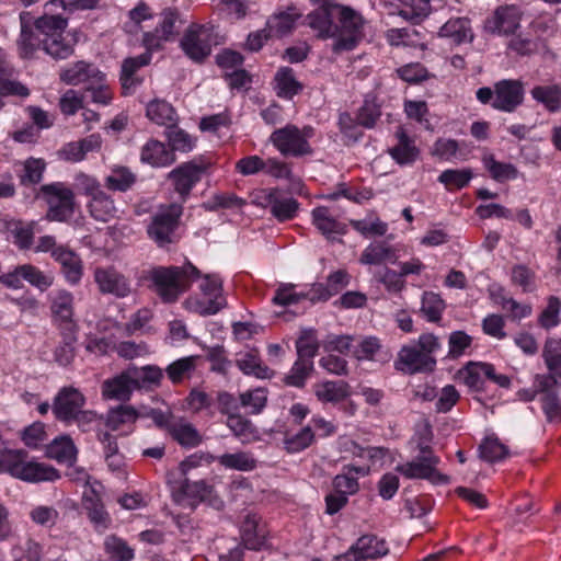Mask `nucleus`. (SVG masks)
Masks as SVG:
<instances>
[{"label": "nucleus", "mask_w": 561, "mask_h": 561, "mask_svg": "<svg viewBox=\"0 0 561 561\" xmlns=\"http://www.w3.org/2000/svg\"><path fill=\"white\" fill-rule=\"evenodd\" d=\"M66 26L67 20L60 15L42 16L34 27L30 28L22 23L19 38L22 57L30 58L41 48L54 59H66L71 56L73 47L62 37Z\"/></svg>", "instance_id": "obj_1"}, {"label": "nucleus", "mask_w": 561, "mask_h": 561, "mask_svg": "<svg viewBox=\"0 0 561 561\" xmlns=\"http://www.w3.org/2000/svg\"><path fill=\"white\" fill-rule=\"evenodd\" d=\"M199 277V270L191 262L182 266H153L144 272V278L164 304L175 302Z\"/></svg>", "instance_id": "obj_2"}, {"label": "nucleus", "mask_w": 561, "mask_h": 561, "mask_svg": "<svg viewBox=\"0 0 561 561\" xmlns=\"http://www.w3.org/2000/svg\"><path fill=\"white\" fill-rule=\"evenodd\" d=\"M182 215V204L159 205L146 228L149 239L161 249H168L180 240L179 228Z\"/></svg>", "instance_id": "obj_3"}, {"label": "nucleus", "mask_w": 561, "mask_h": 561, "mask_svg": "<svg viewBox=\"0 0 561 561\" xmlns=\"http://www.w3.org/2000/svg\"><path fill=\"white\" fill-rule=\"evenodd\" d=\"M7 463L11 477L28 483L55 481L60 478L58 470L53 466L27 460V453L23 449L8 453Z\"/></svg>", "instance_id": "obj_4"}, {"label": "nucleus", "mask_w": 561, "mask_h": 561, "mask_svg": "<svg viewBox=\"0 0 561 561\" xmlns=\"http://www.w3.org/2000/svg\"><path fill=\"white\" fill-rule=\"evenodd\" d=\"M339 25L337 35L334 37L332 50L335 54L353 50L363 37L364 20L362 15L351 7L337 3L334 11Z\"/></svg>", "instance_id": "obj_5"}, {"label": "nucleus", "mask_w": 561, "mask_h": 561, "mask_svg": "<svg viewBox=\"0 0 561 561\" xmlns=\"http://www.w3.org/2000/svg\"><path fill=\"white\" fill-rule=\"evenodd\" d=\"M313 136L314 129L311 126L307 125L300 129L296 125L287 124L275 129L270 140L283 156L302 157L312 153L309 139Z\"/></svg>", "instance_id": "obj_6"}, {"label": "nucleus", "mask_w": 561, "mask_h": 561, "mask_svg": "<svg viewBox=\"0 0 561 561\" xmlns=\"http://www.w3.org/2000/svg\"><path fill=\"white\" fill-rule=\"evenodd\" d=\"M41 194L48 205L46 219L49 221H66L75 210V194L61 182L41 186Z\"/></svg>", "instance_id": "obj_7"}, {"label": "nucleus", "mask_w": 561, "mask_h": 561, "mask_svg": "<svg viewBox=\"0 0 561 561\" xmlns=\"http://www.w3.org/2000/svg\"><path fill=\"white\" fill-rule=\"evenodd\" d=\"M217 44L214 25L191 26L181 41V47L185 55L196 62H201L209 56L213 45Z\"/></svg>", "instance_id": "obj_8"}, {"label": "nucleus", "mask_w": 561, "mask_h": 561, "mask_svg": "<svg viewBox=\"0 0 561 561\" xmlns=\"http://www.w3.org/2000/svg\"><path fill=\"white\" fill-rule=\"evenodd\" d=\"M204 296L208 297L207 301L187 299L185 306L191 311L201 316L216 314L227 305L226 298L222 296V280L216 274H206L203 276V283L199 286Z\"/></svg>", "instance_id": "obj_9"}, {"label": "nucleus", "mask_w": 561, "mask_h": 561, "mask_svg": "<svg viewBox=\"0 0 561 561\" xmlns=\"http://www.w3.org/2000/svg\"><path fill=\"white\" fill-rule=\"evenodd\" d=\"M439 462L438 456H428L423 459L415 457L412 461L397 466L396 470L408 479H423L434 485L447 484L450 478L437 470Z\"/></svg>", "instance_id": "obj_10"}, {"label": "nucleus", "mask_w": 561, "mask_h": 561, "mask_svg": "<svg viewBox=\"0 0 561 561\" xmlns=\"http://www.w3.org/2000/svg\"><path fill=\"white\" fill-rule=\"evenodd\" d=\"M522 12L515 5H501L488 16L483 23V31L491 35H514L520 27Z\"/></svg>", "instance_id": "obj_11"}, {"label": "nucleus", "mask_w": 561, "mask_h": 561, "mask_svg": "<svg viewBox=\"0 0 561 561\" xmlns=\"http://www.w3.org/2000/svg\"><path fill=\"white\" fill-rule=\"evenodd\" d=\"M495 98L491 103L494 110L513 113L524 102V83L518 79H502L494 83Z\"/></svg>", "instance_id": "obj_12"}, {"label": "nucleus", "mask_w": 561, "mask_h": 561, "mask_svg": "<svg viewBox=\"0 0 561 561\" xmlns=\"http://www.w3.org/2000/svg\"><path fill=\"white\" fill-rule=\"evenodd\" d=\"M389 552L388 546L383 539L376 535H364L359 537L348 550L336 557L335 561H364L367 559H378Z\"/></svg>", "instance_id": "obj_13"}, {"label": "nucleus", "mask_w": 561, "mask_h": 561, "mask_svg": "<svg viewBox=\"0 0 561 561\" xmlns=\"http://www.w3.org/2000/svg\"><path fill=\"white\" fill-rule=\"evenodd\" d=\"M84 404L85 397L79 389L62 387L54 398L51 411L58 421L69 424Z\"/></svg>", "instance_id": "obj_14"}, {"label": "nucleus", "mask_w": 561, "mask_h": 561, "mask_svg": "<svg viewBox=\"0 0 561 561\" xmlns=\"http://www.w3.org/2000/svg\"><path fill=\"white\" fill-rule=\"evenodd\" d=\"M436 366L434 356L425 355L417 345L409 344L402 346L394 363L397 370L414 375L417 373L433 371Z\"/></svg>", "instance_id": "obj_15"}, {"label": "nucleus", "mask_w": 561, "mask_h": 561, "mask_svg": "<svg viewBox=\"0 0 561 561\" xmlns=\"http://www.w3.org/2000/svg\"><path fill=\"white\" fill-rule=\"evenodd\" d=\"M206 167L194 161L184 162L169 173L175 192L181 196L182 202L188 197L192 188L202 180Z\"/></svg>", "instance_id": "obj_16"}, {"label": "nucleus", "mask_w": 561, "mask_h": 561, "mask_svg": "<svg viewBox=\"0 0 561 561\" xmlns=\"http://www.w3.org/2000/svg\"><path fill=\"white\" fill-rule=\"evenodd\" d=\"M337 3L324 1L316 10L307 15V24L317 32L320 38H334L339 32V25L335 22V9Z\"/></svg>", "instance_id": "obj_17"}, {"label": "nucleus", "mask_w": 561, "mask_h": 561, "mask_svg": "<svg viewBox=\"0 0 561 561\" xmlns=\"http://www.w3.org/2000/svg\"><path fill=\"white\" fill-rule=\"evenodd\" d=\"M73 295L66 289H57L48 295L53 321L60 330L76 329L73 321Z\"/></svg>", "instance_id": "obj_18"}, {"label": "nucleus", "mask_w": 561, "mask_h": 561, "mask_svg": "<svg viewBox=\"0 0 561 561\" xmlns=\"http://www.w3.org/2000/svg\"><path fill=\"white\" fill-rule=\"evenodd\" d=\"M94 282L102 294L116 298H125L131 293L130 282L113 267H96Z\"/></svg>", "instance_id": "obj_19"}, {"label": "nucleus", "mask_w": 561, "mask_h": 561, "mask_svg": "<svg viewBox=\"0 0 561 561\" xmlns=\"http://www.w3.org/2000/svg\"><path fill=\"white\" fill-rule=\"evenodd\" d=\"M137 385L128 367L121 374L102 382V397L105 400L126 402L131 398L133 392L137 390Z\"/></svg>", "instance_id": "obj_20"}, {"label": "nucleus", "mask_w": 561, "mask_h": 561, "mask_svg": "<svg viewBox=\"0 0 561 561\" xmlns=\"http://www.w3.org/2000/svg\"><path fill=\"white\" fill-rule=\"evenodd\" d=\"M213 486L208 485L204 480L191 481L187 477H183L179 489L174 492L175 501L195 507L201 502H213Z\"/></svg>", "instance_id": "obj_21"}, {"label": "nucleus", "mask_w": 561, "mask_h": 561, "mask_svg": "<svg viewBox=\"0 0 561 561\" xmlns=\"http://www.w3.org/2000/svg\"><path fill=\"white\" fill-rule=\"evenodd\" d=\"M103 72L93 64L80 60L60 71V80L70 85H90L102 79Z\"/></svg>", "instance_id": "obj_22"}, {"label": "nucleus", "mask_w": 561, "mask_h": 561, "mask_svg": "<svg viewBox=\"0 0 561 561\" xmlns=\"http://www.w3.org/2000/svg\"><path fill=\"white\" fill-rule=\"evenodd\" d=\"M179 21V13L173 9H165L161 13V22L152 32L144 34V45L148 50L159 49L163 42H167L174 34L175 23Z\"/></svg>", "instance_id": "obj_23"}, {"label": "nucleus", "mask_w": 561, "mask_h": 561, "mask_svg": "<svg viewBox=\"0 0 561 561\" xmlns=\"http://www.w3.org/2000/svg\"><path fill=\"white\" fill-rule=\"evenodd\" d=\"M53 259L60 264L61 273L70 285H78L83 275V264L80 256L71 249L59 245L53 252Z\"/></svg>", "instance_id": "obj_24"}, {"label": "nucleus", "mask_w": 561, "mask_h": 561, "mask_svg": "<svg viewBox=\"0 0 561 561\" xmlns=\"http://www.w3.org/2000/svg\"><path fill=\"white\" fill-rule=\"evenodd\" d=\"M438 36L447 38L455 45L472 43L474 39L471 21L466 16L450 18L440 26Z\"/></svg>", "instance_id": "obj_25"}, {"label": "nucleus", "mask_w": 561, "mask_h": 561, "mask_svg": "<svg viewBox=\"0 0 561 561\" xmlns=\"http://www.w3.org/2000/svg\"><path fill=\"white\" fill-rule=\"evenodd\" d=\"M301 13L295 5H288L284 10H277L266 21L265 26L272 36L282 37L289 34Z\"/></svg>", "instance_id": "obj_26"}, {"label": "nucleus", "mask_w": 561, "mask_h": 561, "mask_svg": "<svg viewBox=\"0 0 561 561\" xmlns=\"http://www.w3.org/2000/svg\"><path fill=\"white\" fill-rule=\"evenodd\" d=\"M140 160L153 168H164L174 163L176 157L163 142L151 139L141 148Z\"/></svg>", "instance_id": "obj_27"}, {"label": "nucleus", "mask_w": 561, "mask_h": 561, "mask_svg": "<svg viewBox=\"0 0 561 561\" xmlns=\"http://www.w3.org/2000/svg\"><path fill=\"white\" fill-rule=\"evenodd\" d=\"M169 434L184 448H194L203 440L198 430L183 417L173 420V424L170 425Z\"/></svg>", "instance_id": "obj_28"}, {"label": "nucleus", "mask_w": 561, "mask_h": 561, "mask_svg": "<svg viewBox=\"0 0 561 561\" xmlns=\"http://www.w3.org/2000/svg\"><path fill=\"white\" fill-rule=\"evenodd\" d=\"M397 253L394 248L387 241H375L362 252L359 262L366 265H380L386 262L396 263Z\"/></svg>", "instance_id": "obj_29"}, {"label": "nucleus", "mask_w": 561, "mask_h": 561, "mask_svg": "<svg viewBox=\"0 0 561 561\" xmlns=\"http://www.w3.org/2000/svg\"><path fill=\"white\" fill-rule=\"evenodd\" d=\"M312 224L327 239L334 234H344L346 226L333 218L325 206H318L311 211Z\"/></svg>", "instance_id": "obj_30"}, {"label": "nucleus", "mask_w": 561, "mask_h": 561, "mask_svg": "<svg viewBox=\"0 0 561 561\" xmlns=\"http://www.w3.org/2000/svg\"><path fill=\"white\" fill-rule=\"evenodd\" d=\"M531 98L549 113L561 111V85L558 83L535 85L530 90Z\"/></svg>", "instance_id": "obj_31"}, {"label": "nucleus", "mask_w": 561, "mask_h": 561, "mask_svg": "<svg viewBox=\"0 0 561 561\" xmlns=\"http://www.w3.org/2000/svg\"><path fill=\"white\" fill-rule=\"evenodd\" d=\"M77 448L69 436L55 438L46 446V456L60 463L71 466L77 460Z\"/></svg>", "instance_id": "obj_32"}, {"label": "nucleus", "mask_w": 561, "mask_h": 561, "mask_svg": "<svg viewBox=\"0 0 561 561\" xmlns=\"http://www.w3.org/2000/svg\"><path fill=\"white\" fill-rule=\"evenodd\" d=\"M271 214L278 221L293 219L299 209V203L293 197H279L277 191H272L267 195Z\"/></svg>", "instance_id": "obj_33"}, {"label": "nucleus", "mask_w": 561, "mask_h": 561, "mask_svg": "<svg viewBox=\"0 0 561 561\" xmlns=\"http://www.w3.org/2000/svg\"><path fill=\"white\" fill-rule=\"evenodd\" d=\"M88 208L95 220L103 222L114 218L117 211L113 198L103 190L90 198Z\"/></svg>", "instance_id": "obj_34"}, {"label": "nucleus", "mask_w": 561, "mask_h": 561, "mask_svg": "<svg viewBox=\"0 0 561 561\" xmlns=\"http://www.w3.org/2000/svg\"><path fill=\"white\" fill-rule=\"evenodd\" d=\"M492 371V364L470 362L460 370L463 382L474 391H481L484 387V379L489 378Z\"/></svg>", "instance_id": "obj_35"}, {"label": "nucleus", "mask_w": 561, "mask_h": 561, "mask_svg": "<svg viewBox=\"0 0 561 561\" xmlns=\"http://www.w3.org/2000/svg\"><path fill=\"white\" fill-rule=\"evenodd\" d=\"M140 415L141 412L137 411L133 405L121 404L110 409L107 413L104 416H100V419L104 420L105 425L111 431H117L125 424L135 423Z\"/></svg>", "instance_id": "obj_36"}, {"label": "nucleus", "mask_w": 561, "mask_h": 561, "mask_svg": "<svg viewBox=\"0 0 561 561\" xmlns=\"http://www.w3.org/2000/svg\"><path fill=\"white\" fill-rule=\"evenodd\" d=\"M150 61V55L142 54L137 57H129L123 61L121 70V83L125 92L135 89L140 84V80L135 77V73L141 67L148 65Z\"/></svg>", "instance_id": "obj_37"}, {"label": "nucleus", "mask_w": 561, "mask_h": 561, "mask_svg": "<svg viewBox=\"0 0 561 561\" xmlns=\"http://www.w3.org/2000/svg\"><path fill=\"white\" fill-rule=\"evenodd\" d=\"M275 90L279 98L291 99L302 90V84L296 79L294 70L280 67L274 77Z\"/></svg>", "instance_id": "obj_38"}, {"label": "nucleus", "mask_w": 561, "mask_h": 561, "mask_svg": "<svg viewBox=\"0 0 561 561\" xmlns=\"http://www.w3.org/2000/svg\"><path fill=\"white\" fill-rule=\"evenodd\" d=\"M397 137L398 144L389 150L390 156L401 165L413 163L419 156L414 141L402 129L397 133Z\"/></svg>", "instance_id": "obj_39"}, {"label": "nucleus", "mask_w": 561, "mask_h": 561, "mask_svg": "<svg viewBox=\"0 0 561 561\" xmlns=\"http://www.w3.org/2000/svg\"><path fill=\"white\" fill-rule=\"evenodd\" d=\"M243 545L248 549H259L264 540V533L259 529V518L255 514H247L240 528Z\"/></svg>", "instance_id": "obj_40"}, {"label": "nucleus", "mask_w": 561, "mask_h": 561, "mask_svg": "<svg viewBox=\"0 0 561 561\" xmlns=\"http://www.w3.org/2000/svg\"><path fill=\"white\" fill-rule=\"evenodd\" d=\"M136 182V174L127 167L116 165L104 179V185L114 192H127Z\"/></svg>", "instance_id": "obj_41"}, {"label": "nucleus", "mask_w": 561, "mask_h": 561, "mask_svg": "<svg viewBox=\"0 0 561 561\" xmlns=\"http://www.w3.org/2000/svg\"><path fill=\"white\" fill-rule=\"evenodd\" d=\"M402 8L397 14L411 24L421 23L431 12L430 0H401Z\"/></svg>", "instance_id": "obj_42"}, {"label": "nucleus", "mask_w": 561, "mask_h": 561, "mask_svg": "<svg viewBox=\"0 0 561 561\" xmlns=\"http://www.w3.org/2000/svg\"><path fill=\"white\" fill-rule=\"evenodd\" d=\"M147 117L158 125L167 128L176 122V113L172 105L163 100H153L147 105Z\"/></svg>", "instance_id": "obj_43"}, {"label": "nucleus", "mask_w": 561, "mask_h": 561, "mask_svg": "<svg viewBox=\"0 0 561 561\" xmlns=\"http://www.w3.org/2000/svg\"><path fill=\"white\" fill-rule=\"evenodd\" d=\"M83 506L88 513L89 519L94 524L99 530H104L108 527L111 518L104 508L103 503L96 494L83 497Z\"/></svg>", "instance_id": "obj_44"}, {"label": "nucleus", "mask_w": 561, "mask_h": 561, "mask_svg": "<svg viewBox=\"0 0 561 561\" xmlns=\"http://www.w3.org/2000/svg\"><path fill=\"white\" fill-rule=\"evenodd\" d=\"M510 450L496 436L485 437L479 446V456L482 460L493 463L508 457Z\"/></svg>", "instance_id": "obj_45"}, {"label": "nucleus", "mask_w": 561, "mask_h": 561, "mask_svg": "<svg viewBox=\"0 0 561 561\" xmlns=\"http://www.w3.org/2000/svg\"><path fill=\"white\" fill-rule=\"evenodd\" d=\"M129 369L135 382L138 383L137 389L157 387L163 378V370L156 365L129 366Z\"/></svg>", "instance_id": "obj_46"}, {"label": "nucleus", "mask_w": 561, "mask_h": 561, "mask_svg": "<svg viewBox=\"0 0 561 561\" xmlns=\"http://www.w3.org/2000/svg\"><path fill=\"white\" fill-rule=\"evenodd\" d=\"M348 385L343 380L324 381L316 386V396L322 402H339L348 396Z\"/></svg>", "instance_id": "obj_47"}, {"label": "nucleus", "mask_w": 561, "mask_h": 561, "mask_svg": "<svg viewBox=\"0 0 561 561\" xmlns=\"http://www.w3.org/2000/svg\"><path fill=\"white\" fill-rule=\"evenodd\" d=\"M238 368L248 376H254L260 379L271 378L273 371L262 364L260 357L254 353H245L237 359Z\"/></svg>", "instance_id": "obj_48"}, {"label": "nucleus", "mask_w": 561, "mask_h": 561, "mask_svg": "<svg viewBox=\"0 0 561 561\" xmlns=\"http://www.w3.org/2000/svg\"><path fill=\"white\" fill-rule=\"evenodd\" d=\"M446 308L440 296L433 291H425L422 296L420 312L428 322H438Z\"/></svg>", "instance_id": "obj_49"}, {"label": "nucleus", "mask_w": 561, "mask_h": 561, "mask_svg": "<svg viewBox=\"0 0 561 561\" xmlns=\"http://www.w3.org/2000/svg\"><path fill=\"white\" fill-rule=\"evenodd\" d=\"M482 161L491 178L497 182L514 180L518 175L517 169L512 163L499 162L492 154L484 156Z\"/></svg>", "instance_id": "obj_50"}, {"label": "nucleus", "mask_w": 561, "mask_h": 561, "mask_svg": "<svg viewBox=\"0 0 561 561\" xmlns=\"http://www.w3.org/2000/svg\"><path fill=\"white\" fill-rule=\"evenodd\" d=\"M197 356L182 357L171 363L167 368L165 373L168 378L173 383H179L185 378L191 377L192 373L196 368Z\"/></svg>", "instance_id": "obj_51"}, {"label": "nucleus", "mask_w": 561, "mask_h": 561, "mask_svg": "<svg viewBox=\"0 0 561 561\" xmlns=\"http://www.w3.org/2000/svg\"><path fill=\"white\" fill-rule=\"evenodd\" d=\"M165 137L171 147L170 150H172L173 153L175 151L190 152L195 146V140L192 136L185 130L174 127V125L165 129Z\"/></svg>", "instance_id": "obj_52"}, {"label": "nucleus", "mask_w": 561, "mask_h": 561, "mask_svg": "<svg viewBox=\"0 0 561 561\" xmlns=\"http://www.w3.org/2000/svg\"><path fill=\"white\" fill-rule=\"evenodd\" d=\"M13 561H41L42 547L32 538L16 543L11 549Z\"/></svg>", "instance_id": "obj_53"}, {"label": "nucleus", "mask_w": 561, "mask_h": 561, "mask_svg": "<svg viewBox=\"0 0 561 561\" xmlns=\"http://www.w3.org/2000/svg\"><path fill=\"white\" fill-rule=\"evenodd\" d=\"M227 426L231 430L233 435L238 437L242 443H248L255 436V427L245 417L239 413L229 415L226 422Z\"/></svg>", "instance_id": "obj_54"}, {"label": "nucleus", "mask_w": 561, "mask_h": 561, "mask_svg": "<svg viewBox=\"0 0 561 561\" xmlns=\"http://www.w3.org/2000/svg\"><path fill=\"white\" fill-rule=\"evenodd\" d=\"M21 272L23 279L41 291L47 290L54 283V277L50 274L42 272L34 265L23 264L21 265Z\"/></svg>", "instance_id": "obj_55"}, {"label": "nucleus", "mask_w": 561, "mask_h": 561, "mask_svg": "<svg viewBox=\"0 0 561 561\" xmlns=\"http://www.w3.org/2000/svg\"><path fill=\"white\" fill-rule=\"evenodd\" d=\"M221 466L228 469L240 471H250L256 467V461L249 454L240 451L234 454H224L218 457Z\"/></svg>", "instance_id": "obj_56"}, {"label": "nucleus", "mask_w": 561, "mask_h": 561, "mask_svg": "<svg viewBox=\"0 0 561 561\" xmlns=\"http://www.w3.org/2000/svg\"><path fill=\"white\" fill-rule=\"evenodd\" d=\"M62 343L55 351V359L61 366L69 365L75 357L76 330H61Z\"/></svg>", "instance_id": "obj_57"}, {"label": "nucleus", "mask_w": 561, "mask_h": 561, "mask_svg": "<svg viewBox=\"0 0 561 561\" xmlns=\"http://www.w3.org/2000/svg\"><path fill=\"white\" fill-rule=\"evenodd\" d=\"M45 162L42 159L28 158L23 163V172L20 174L22 185H34L42 181L45 171Z\"/></svg>", "instance_id": "obj_58"}, {"label": "nucleus", "mask_w": 561, "mask_h": 561, "mask_svg": "<svg viewBox=\"0 0 561 561\" xmlns=\"http://www.w3.org/2000/svg\"><path fill=\"white\" fill-rule=\"evenodd\" d=\"M312 370L313 363L296 359L291 369L285 376L284 382L290 387L302 388Z\"/></svg>", "instance_id": "obj_59"}, {"label": "nucleus", "mask_w": 561, "mask_h": 561, "mask_svg": "<svg viewBox=\"0 0 561 561\" xmlns=\"http://www.w3.org/2000/svg\"><path fill=\"white\" fill-rule=\"evenodd\" d=\"M471 179L472 171L470 169H448L440 173L438 181L443 183L448 190H453L467 186Z\"/></svg>", "instance_id": "obj_60"}, {"label": "nucleus", "mask_w": 561, "mask_h": 561, "mask_svg": "<svg viewBox=\"0 0 561 561\" xmlns=\"http://www.w3.org/2000/svg\"><path fill=\"white\" fill-rule=\"evenodd\" d=\"M106 552L117 561H130L134 559V550L127 542L116 536H108L104 540Z\"/></svg>", "instance_id": "obj_61"}, {"label": "nucleus", "mask_w": 561, "mask_h": 561, "mask_svg": "<svg viewBox=\"0 0 561 561\" xmlns=\"http://www.w3.org/2000/svg\"><path fill=\"white\" fill-rule=\"evenodd\" d=\"M313 431L310 426H306L298 433L286 436L284 439V445L288 453H299L309 447L313 442Z\"/></svg>", "instance_id": "obj_62"}, {"label": "nucleus", "mask_w": 561, "mask_h": 561, "mask_svg": "<svg viewBox=\"0 0 561 561\" xmlns=\"http://www.w3.org/2000/svg\"><path fill=\"white\" fill-rule=\"evenodd\" d=\"M84 91L87 96H89L91 102L94 104L106 106L112 102L113 93L105 82L104 73L99 82L87 85Z\"/></svg>", "instance_id": "obj_63"}, {"label": "nucleus", "mask_w": 561, "mask_h": 561, "mask_svg": "<svg viewBox=\"0 0 561 561\" xmlns=\"http://www.w3.org/2000/svg\"><path fill=\"white\" fill-rule=\"evenodd\" d=\"M266 392L262 388L249 390L240 394L241 407L249 409L252 414H259L266 405Z\"/></svg>", "instance_id": "obj_64"}]
</instances>
